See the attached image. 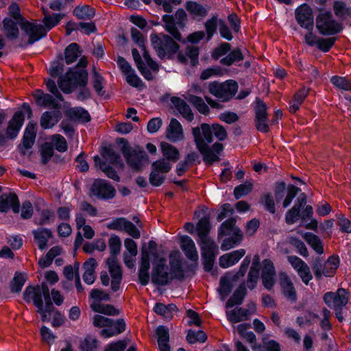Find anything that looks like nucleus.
Returning <instances> with one entry per match:
<instances>
[{
  "instance_id": "f257e3e1",
  "label": "nucleus",
  "mask_w": 351,
  "mask_h": 351,
  "mask_svg": "<svg viewBox=\"0 0 351 351\" xmlns=\"http://www.w3.org/2000/svg\"><path fill=\"white\" fill-rule=\"evenodd\" d=\"M192 134L197 149L202 155L204 161L209 165L219 161L218 154L223 150V145L215 143L210 147L209 144L213 142V134L219 141H223L227 138L225 128L219 124H213L210 126L207 123H202L199 127L192 129Z\"/></svg>"
},
{
  "instance_id": "f03ea898",
  "label": "nucleus",
  "mask_w": 351,
  "mask_h": 351,
  "mask_svg": "<svg viewBox=\"0 0 351 351\" xmlns=\"http://www.w3.org/2000/svg\"><path fill=\"white\" fill-rule=\"evenodd\" d=\"M87 83V71L84 69H74L60 78L58 86L64 93H70L78 86H85Z\"/></svg>"
},
{
  "instance_id": "7ed1b4c3",
  "label": "nucleus",
  "mask_w": 351,
  "mask_h": 351,
  "mask_svg": "<svg viewBox=\"0 0 351 351\" xmlns=\"http://www.w3.org/2000/svg\"><path fill=\"white\" fill-rule=\"evenodd\" d=\"M150 40L153 48L161 58H171L179 49L178 44L165 34H151Z\"/></svg>"
},
{
  "instance_id": "20e7f679",
  "label": "nucleus",
  "mask_w": 351,
  "mask_h": 351,
  "mask_svg": "<svg viewBox=\"0 0 351 351\" xmlns=\"http://www.w3.org/2000/svg\"><path fill=\"white\" fill-rule=\"evenodd\" d=\"M19 25L23 32L19 46L25 47L28 45H32L36 41L44 37L47 34V30L40 24L35 22L31 23L25 19H21Z\"/></svg>"
},
{
  "instance_id": "39448f33",
  "label": "nucleus",
  "mask_w": 351,
  "mask_h": 351,
  "mask_svg": "<svg viewBox=\"0 0 351 351\" xmlns=\"http://www.w3.org/2000/svg\"><path fill=\"white\" fill-rule=\"evenodd\" d=\"M42 295L45 298V304L51 302L49 289L45 282H43L40 286L28 287L23 293L24 300L28 303L32 301L37 308V312L40 314L45 309Z\"/></svg>"
},
{
  "instance_id": "423d86ee",
  "label": "nucleus",
  "mask_w": 351,
  "mask_h": 351,
  "mask_svg": "<svg viewBox=\"0 0 351 351\" xmlns=\"http://www.w3.org/2000/svg\"><path fill=\"white\" fill-rule=\"evenodd\" d=\"M339 266V258L337 256H330L326 261L323 262L321 258H316L311 265L317 280L323 276L332 277Z\"/></svg>"
},
{
  "instance_id": "0eeeda50",
  "label": "nucleus",
  "mask_w": 351,
  "mask_h": 351,
  "mask_svg": "<svg viewBox=\"0 0 351 351\" xmlns=\"http://www.w3.org/2000/svg\"><path fill=\"white\" fill-rule=\"evenodd\" d=\"M238 84L232 80L223 83L213 82L209 84L208 90L210 94L220 99L222 101H228L232 99L238 90Z\"/></svg>"
},
{
  "instance_id": "6e6552de",
  "label": "nucleus",
  "mask_w": 351,
  "mask_h": 351,
  "mask_svg": "<svg viewBox=\"0 0 351 351\" xmlns=\"http://www.w3.org/2000/svg\"><path fill=\"white\" fill-rule=\"evenodd\" d=\"M316 27L321 34L333 35L341 30L342 25L333 19L330 12H322L317 16Z\"/></svg>"
},
{
  "instance_id": "1a4fd4ad",
  "label": "nucleus",
  "mask_w": 351,
  "mask_h": 351,
  "mask_svg": "<svg viewBox=\"0 0 351 351\" xmlns=\"http://www.w3.org/2000/svg\"><path fill=\"white\" fill-rule=\"evenodd\" d=\"M90 297L93 300V302L90 304V307L93 311L108 315L119 314V311L113 306L100 304V301H108L110 300L108 294L105 291L94 289L91 291Z\"/></svg>"
},
{
  "instance_id": "9d476101",
  "label": "nucleus",
  "mask_w": 351,
  "mask_h": 351,
  "mask_svg": "<svg viewBox=\"0 0 351 351\" xmlns=\"http://www.w3.org/2000/svg\"><path fill=\"white\" fill-rule=\"evenodd\" d=\"M122 153L128 165L136 171H139L147 162L148 157L145 152H136L129 146L124 145Z\"/></svg>"
},
{
  "instance_id": "9b49d317",
  "label": "nucleus",
  "mask_w": 351,
  "mask_h": 351,
  "mask_svg": "<svg viewBox=\"0 0 351 351\" xmlns=\"http://www.w3.org/2000/svg\"><path fill=\"white\" fill-rule=\"evenodd\" d=\"M91 194L98 199H109L115 196L116 190L108 181L97 179L90 188Z\"/></svg>"
},
{
  "instance_id": "f8f14e48",
  "label": "nucleus",
  "mask_w": 351,
  "mask_h": 351,
  "mask_svg": "<svg viewBox=\"0 0 351 351\" xmlns=\"http://www.w3.org/2000/svg\"><path fill=\"white\" fill-rule=\"evenodd\" d=\"M348 293L343 289H339L336 293L328 292L324 295L325 303L330 308L341 310L348 301Z\"/></svg>"
},
{
  "instance_id": "ddd939ff",
  "label": "nucleus",
  "mask_w": 351,
  "mask_h": 351,
  "mask_svg": "<svg viewBox=\"0 0 351 351\" xmlns=\"http://www.w3.org/2000/svg\"><path fill=\"white\" fill-rule=\"evenodd\" d=\"M295 19L302 27L308 30H313V10L308 5L304 3L295 10Z\"/></svg>"
},
{
  "instance_id": "4468645a",
  "label": "nucleus",
  "mask_w": 351,
  "mask_h": 351,
  "mask_svg": "<svg viewBox=\"0 0 351 351\" xmlns=\"http://www.w3.org/2000/svg\"><path fill=\"white\" fill-rule=\"evenodd\" d=\"M261 279L263 286L268 290H271L276 281V272L271 261L265 259L261 265Z\"/></svg>"
},
{
  "instance_id": "2eb2a0df",
  "label": "nucleus",
  "mask_w": 351,
  "mask_h": 351,
  "mask_svg": "<svg viewBox=\"0 0 351 351\" xmlns=\"http://www.w3.org/2000/svg\"><path fill=\"white\" fill-rule=\"evenodd\" d=\"M106 263L110 274L111 289L113 291H117L120 287L122 280V271L120 265L118 263L117 257H109Z\"/></svg>"
},
{
  "instance_id": "dca6fc26",
  "label": "nucleus",
  "mask_w": 351,
  "mask_h": 351,
  "mask_svg": "<svg viewBox=\"0 0 351 351\" xmlns=\"http://www.w3.org/2000/svg\"><path fill=\"white\" fill-rule=\"evenodd\" d=\"M131 36L133 41L142 49L143 56L147 66L153 71H158V66L157 63L152 59L144 45L145 38L141 32L136 28H132Z\"/></svg>"
},
{
  "instance_id": "f3484780",
  "label": "nucleus",
  "mask_w": 351,
  "mask_h": 351,
  "mask_svg": "<svg viewBox=\"0 0 351 351\" xmlns=\"http://www.w3.org/2000/svg\"><path fill=\"white\" fill-rule=\"evenodd\" d=\"M168 267L165 265V261L160 259L154 268L152 274V281L158 285L168 284L171 280L170 274L167 271Z\"/></svg>"
},
{
  "instance_id": "a211bd4d",
  "label": "nucleus",
  "mask_w": 351,
  "mask_h": 351,
  "mask_svg": "<svg viewBox=\"0 0 351 351\" xmlns=\"http://www.w3.org/2000/svg\"><path fill=\"white\" fill-rule=\"evenodd\" d=\"M41 319L43 322H49L52 319V326L58 327L64 322V316L56 311L51 302H47L45 305L43 312L40 313Z\"/></svg>"
},
{
  "instance_id": "6ab92c4d",
  "label": "nucleus",
  "mask_w": 351,
  "mask_h": 351,
  "mask_svg": "<svg viewBox=\"0 0 351 351\" xmlns=\"http://www.w3.org/2000/svg\"><path fill=\"white\" fill-rule=\"evenodd\" d=\"M255 114L256 129L262 132H267L269 131V126L267 124V106L261 100H257Z\"/></svg>"
},
{
  "instance_id": "aec40b11",
  "label": "nucleus",
  "mask_w": 351,
  "mask_h": 351,
  "mask_svg": "<svg viewBox=\"0 0 351 351\" xmlns=\"http://www.w3.org/2000/svg\"><path fill=\"white\" fill-rule=\"evenodd\" d=\"M279 285L284 296L292 302H296V290L291 278L286 273L282 272L279 274Z\"/></svg>"
},
{
  "instance_id": "412c9836",
  "label": "nucleus",
  "mask_w": 351,
  "mask_h": 351,
  "mask_svg": "<svg viewBox=\"0 0 351 351\" xmlns=\"http://www.w3.org/2000/svg\"><path fill=\"white\" fill-rule=\"evenodd\" d=\"M11 208L14 213L19 212L18 197L13 193L2 194L0 196V212H7Z\"/></svg>"
},
{
  "instance_id": "4be33fe9",
  "label": "nucleus",
  "mask_w": 351,
  "mask_h": 351,
  "mask_svg": "<svg viewBox=\"0 0 351 351\" xmlns=\"http://www.w3.org/2000/svg\"><path fill=\"white\" fill-rule=\"evenodd\" d=\"M36 124L33 123H29L26 127L22 145H20L19 148L23 154H25V150L32 147L33 145L36 134Z\"/></svg>"
},
{
  "instance_id": "5701e85b",
  "label": "nucleus",
  "mask_w": 351,
  "mask_h": 351,
  "mask_svg": "<svg viewBox=\"0 0 351 351\" xmlns=\"http://www.w3.org/2000/svg\"><path fill=\"white\" fill-rule=\"evenodd\" d=\"M24 121V114L21 111L16 112L8 123L6 131L7 136L10 138H15Z\"/></svg>"
},
{
  "instance_id": "b1692460",
  "label": "nucleus",
  "mask_w": 351,
  "mask_h": 351,
  "mask_svg": "<svg viewBox=\"0 0 351 351\" xmlns=\"http://www.w3.org/2000/svg\"><path fill=\"white\" fill-rule=\"evenodd\" d=\"M169 264L171 267V273L169 274L171 278L182 279L184 274L182 268L180 254L178 252H174L170 254Z\"/></svg>"
},
{
  "instance_id": "393cba45",
  "label": "nucleus",
  "mask_w": 351,
  "mask_h": 351,
  "mask_svg": "<svg viewBox=\"0 0 351 351\" xmlns=\"http://www.w3.org/2000/svg\"><path fill=\"white\" fill-rule=\"evenodd\" d=\"M180 247L189 260L193 261L198 260V253L195 243L191 237L189 236L181 237Z\"/></svg>"
},
{
  "instance_id": "a878e982",
  "label": "nucleus",
  "mask_w": 351,
  "mask_h": 351,
  "mask_svg": "<svg viewBox=\"0 0 351 351\" xmlns=\"http://www.w3.org/2000/svg\"><path fill=\"white\" fill-rule=\"evenodd\" d=\"M166 137L171 142H177L184 138L182 127L177 119H171L166 130Z\"/></svg>"
},
{
  "instance_id": "bb28decb",
  "label": "nucleus",
  "mask_w": 351,
  "mask_h": 351,
  "mask_svg": "<svg viewBox=\"0 0 351 351\" xmlns=\"http://www.w3.org/2000/svg\"><path fill=\"white\" fill-rule=\"evenodd\" d=\"M255 311V306L253 305L252 310L243 308H235L226 312L228 319L232 323H238L250 319L251 314Z\"/></svg>"
},
{
  "instance_id": "cd10ccee",
  "label": "nucleus",
  "mask_w": 351,
  "mask_h": 351,
  "mask_svg": "<svg viewBox=\"0 0 351 351\" xmlns=\"http://www.w3.org/2000/svg\"><path fill=\"white\" fill-rule=\"evenodd\" d=\"M245 254L243 249L233 251L223 254L219 258V265L223 268H227L237 263Z\"/></svg>"
},
{
  "instance_id": "c85d7f7f",
  "label": "nucleus",
  "mask_w": 351,
  "mask_h": 351,
  "mask_svg": "<svg viewBox=\"0 0 351 351\" xmlns=\"http://www.w3.org/2000/svg\"><path fill=\"white\" fill-rule=\"evenodd\" d=\"M156 335L159 350L160 351H170L169 329L164 326H160L156 330Z\"/></svg>"
},
{
  "instance_id": "c756f323",
  "label": "nucleus",
  "mask_w": 351,
  "mask_h": 351,
  "mask_svg": "<svg viewBox=\"0 0 351 351\" xmlns=\"http://www.w3.org/2000/svg\"><path fill=\"white\" fill-rule=\"evenodd\" d=\"M171 103L187 121H191L193 119V114L191 108L184 100L179 97H173L171 98Z\"/></svg>"
},
{
  "instance_id": "7c9ffc66",
  "label": "nucleus",
  "mask_w": 351,
  "mask_h": 351,
  "mask_svg": "<svg viewBox=\"0 0 351 351\" xmlns=\"http://www.w3.org/2000/svg\"><path fill=\"white\" fill-rule=\"evenodd\" d=\"M60 119L59 111L45 112L42 114L40 125L43 129H49L53 127Z\"/></svg>"
},
{
  "instance_id": "2f4dec72",
  "label": "nucleus",
  "mask_w": 351,
  "mask_h": 351,
  "mask_svg": "<svg viewBox=\"0 0 351 351\" xmlns=\"http://www.w3.org/2000/svg\"><path fill=\"white\" fill-rule=\"evenodd\" d=\"M33 234L37 245L40 250L47 247L49 239L52 237L50 230L46 228H38L33 231Z\"/></svg>"
},
{
  "instance_id": "473e14b6",
  "label": "nucleus",
  "mask_w": 351,
  "mask_h": 351,
  "mask_svg": "<svg viewBox=\"0 0 351 351\" xmlns=\"http://www.w3.org/2000/svg\"><path fill=\"white\" fill-rule=\"evenodd\" d=\"M160 149L165 159L170 162H176L180 158V152L176 147L172 145L162 142Z\"/></svg>"
},
{
  "instance_id": "72a5a7b5",
  "label": "nucleus",
  "mask_w": 351,
  "mask_h": 351,
  "mask_svg": "<svg viewBox=\"0 0 351 351\" xmlns=\"http://www.w3.org/2000/svg\"><path fill=\"white\" fill-rule=\"evenodd\" d=\"M3 32L9 40H14L19 37V30L17 23L10 18H5L3 21Z\"/></svg>"
},
{
  "instance_id": "f704fd0d",
  "label": "nucleus",
  "mask_w": 351,
  "mask_h": 351,
  "mask_svg": "<svg viewBox=\"0 0 351 351\" xmlns=\"http://www.w3.org/2000/svg\"><path fill=\"white\" fill-rule=\"evenodd\" d=\"M125 329V324L123 319H118L116 322H112V326H107V328L103 329L100 335L105 337H110L123 332Z\"/></svg>"
},
{
  "instance_id": "c9c22d12",
  "label": "nucleus",
  "mask_w": 351,
  "mask_h": 351,
  "mask_svg": "<svg viewBox=\"0 0 351 351\" xmlns=\"http://www.w3.org/2000/svg\"><path fill=\"white\" fill-rule=\"evenodd\" d=\"M186 9L193 19H202L208 14V10L204 5L193 1L188 2Z\"/></svg>"
},
{
  "instance_id": "e433bc0d",
  "label": "nucleus",
  "mask_w": 351,
  "mask_h": 351,
  "mask_svg": "<svg viewBox=\"0 0 351 351\" xmlns=\"http://www.w3.org/2000/svg\"><path fill=\"white\" fill-rule=\"evenodd\" d=\"M247 293V289L244 283L240 285L234 291L233 295L226 302V307H232L237 304H242Z\"/></svg>"
},
{
  "instance_id": "4c0bfd02",
  "label": "nucleus",
  "mask_w": 351,
  "mask_h": 351,
  "mask_svg": "<svg viewBox=\"0 0 351 351\" xmlns=\"http://www.w3.org/2000/svg\"><path fill=\"white\" fill-rule=\"evenodd\" d=\"M96 265L97 262L94 258L88 259V261L85 262L84 265L85 271L83 275V279L84 281L88 285L93 284L95 280V269Z\"/></svg>"
},
{
  "instance_id": "58836bf2",
  "label": "nucleus",
  "mask_w": 351,
  "mask_h": 351,
  "mask_svg": "<svg viewBox=\"0 0 351 351\" xmlns=\"http://www.w3.org/2000/svg\"><path fill=\"white\" fill-rule=\"evenodd\" d=\"M162 21L165 23V29L171 34L175 39L178 41H182V36L176 27V21L174 17L171 15L165 14L162 17Z\"/></svg>"
},
{
  "instance_id": "ea45409f",
  "label": "nucleus",
  "mask_w": 351,
  "mask_h": 351,
  "mask_svg": "<svg viewBox=\"0 0 351 351\" xmlns=\"http://www.w3.org/2000/svg\"><path fill=\"white\" fill-rule=\"evenodd\" d=\"M308 90L303 88L300 89L293 96V98L289 103V110L294 113L299 108L300 105L304 101V99L308 95Z\"/></svg>"
},
{
  "instance_id": "a19ab883",
  "label": "nucleus",
  "mask_w": 351,
  "mask_h": 351,
  "mask_svg": "<svg viewBox=\"0 0 351 351\" xmlns=\"http://www.w3.org/2000/svg\"><path fill=\"white\" fill-rule=\"evenodd\" d=\"M73 14L79 19L89 20L95 15V10L87 5L77 6L73 10Z\"/></svg>"
},
{
  "instance_id": "79ce46f5",
  "label": "nucleus",
  "mask_w": 351,
  "mask_h": 351,
  "mask_svg": "<svg viewBox=\"0 0 351 351\" xmlns=\"http://www.w3.org/2000/svg\"><path fill=\"white\" fill-rule=\"evenodd\" d=\"M197 243L200 246L202 254L218 252L217 245L209 236L199 239Z\"/></svg>"
},
{
  "instance_id": "37998d69",
  "label": "nucleus",
  "mask_w": 351,
  "mask_h": 351,
  "mask_svg": "<svg viewBox=\"0 0 351 351\" xmlns=\"http://www.w3.org/2000/svg\"><path fill=\"white\" fill-rule=\"evenodd\" d=\"M154 311L166 319H171L173 313L177 311V306L173 304L165 305L162 303H157L154 306Z\"/></svg>"
},
{
  "instance_id": "c03bdc74",
  "label": "nucleus",
  "mask_w": 351,
  "mask_h": 351,
  "mask_svg": "<svg viewBox=\"0 0 351 351\" xmlns=\"http://www.w3.org/2000/svg\"><path fill=\"white\" fill-rule=\"evenodd\" d=\"M303 238L317 254H322L324 252L322 243L317 236L311 232H306L304 234Z\"/></svg>"
},
{
  "instance_id": "a18cd8bd",
  "label": "nucleus",
  "mask_w": 351,
  "mask_h": 351,
  "mask_svg": "<svg viewBox=\"0 0 351 351\" xmlns=\"http://www.w3.org/2000/svg\"><path fill=\"white\" fill-rule=\"evenodd\" d=\"M79 45L77 43L70 44L65 49V62L67 64L73 63L80 55Z\"/></svg>"
},
{
  "instance_id": "49530a36",
  "label": "nucleus",
  "mask_w": 351,
  "mask_h": 351,
  "mask_svg": "<svg viewBox=\"0 0 351 351\" xmlns=\"http://www.w3.org/2000/svg\"><path fill=\"white\" fill-rule=\"evenodd\" d=\"M244 56L240 49L237 48L230 51L226 57L221 59V64L226 66H231L237 62L243 60Z\"/></svg>"
},
{
  "instance_id": "de8ad7c7",
  "label": "nucleus",
  "mask_w": 351,
  "mask_h": 351,
  "mask_svg": "<svg viewBox=\"0 0 351 351\" xmlns=\"http://www.w3.org/2000/svg\"><path fill=\"white\" fill-rule=\"evenodd\" d=\"M243 234L240 230H234V235H232L231 237H228L223 241L221 243V248L222 250L226 251L232 248L240 243L242 240Z\"/></svg>"
},
{
  "instance_id": "09e8293b",
  "label": "nucleus",
  "mask_w": 351,
  "mask_h": 351,
  "mask_svg": "<svg viewBox=\"0 0 351 351\" xmlns=\"http://www.w3.org/2000/svg\"><path fill=\"white\" fill-rule=\"evenodd\" d=\"M236 220L233 218L229 219L222 223L219 230V237L225 235H234V230H239L235 227Z\"/></svg>"
},
{
  "instance_id": "8fccbe9b",
  "label": "nucleus",
  "mask_w": 351,
  "mask_h": 351,
  "mask_svg": "<svg viewBox=\"0 0 351 351\" xmlns=\"http://www.w3.org/2000/svg\"><path fill=\"white\" fill-rule=\"evenodd\" d=\"M103 158L110 162L111 164L116 165H123V162L121 156L119 154L116 153L114 150L110 148L105 147L101 153Z\"/></svg>"
},
{
  "instance_id": "3c124183",
  "label": "nucleus",
  "mask_w": 351,
  "mask_h": 351,
  "mask_svg": "<svg viewBox=\"0 0 351 351\" xmlns=\"http://www.w3.org/2000/svg\"><path fill=\"white\" fill-rule=\"evenodd\" d=\"M69 116L79 121L86 123L90 120L88 112L82 108H73L69 111Z\"/></svg>"
},
{
  "instance_id": "603ef678",
  "label": "nucleus",
  "mask_w": 351,
  "mask_h": 351,
  "mask_svg": "<svg viewBox=\"0 0 351 351\" xmlns=\"http://www.w3.org/2000/svg\"><path fill=\"white\" fill-rule=\"evenodd\" d=\"M196 230L199 239L208 236L210 226L207 217H204L199 220L196 226Z\"/></svg>"
},
{
  "instance_id": "864d4df0",
  "label": "nucleus",
  "mask_w": 351,
  "mask_h": 351,
  "mask_svg": "<svg viewBox=\"0 0 351 351\" xmlns=\"http://www.w3.org/2000/svg\"><path fill=\"white\" fill-rule=\"evenodd\" d=\"M335 14L339 19L343 20L349 15L350 11L346 3L340 1H335L333 3Z\"/></svg>"
},
{
  "instance_id": "5fc2aeb1",
  "label": "nucleus",
  "mask_w": 351,
  "mask_h": 351,
  "mask_svg": "<svg viewBox=\"0 0 351 351\" xmlns=\"http://www.w3.org/2000/svg\"><path fill=\"white\" fill-rule=\"evenodd\" d=\"M232 289L231 280L228 276H223L220 279L219 287L218 289L219 293L222 299H224L229 295Z\"/></svg>"
},
{
  "instance_id": "6e6d98bb",
  "label": "nucleus",
  "mask_w": 351,
  "mask_h": 351,
  "mask_svg": "<svg viewBox=\"0 0 351 351\" xmlns=\"http://www.w3.org/2000/svg\"><path fill=\"white\" fill-rule=\"evenodd\" d=\"M189 101L191 103L197 110L203 114H208L209 112V108L206 104L202 98L195 96L190 95Z\"/></svg>"
},
{
  "instance_id": "4d7b16f0",
  "label": "nucleus",
  "mask_w": 351,
  "mask_h": 351,
  "mask_svg": "<svg viewBox=\"0 0 351 351\" xmlns=\"http://www.w3.org/2000/svg\"><path fill=\"white\" fill-rule=\"evenodd\" d=\"M45 16L43 19V23L45 24V28L46 30L51 29L52 27L56 26L60 20L62 19V15L60 14H53L52 15L44 12Z\"/></svg>"
},
{
  "instance_id": "13d9d810",
  "label": "nucleus",
  "mask_w": 351,
  "mask_h": 351,
  "mask_svg": "<svg viewBox=\"0 0 351 351\" xmlns=\"http://www.w3.org/2000/svg\"><path fill=\"white\" fill-rule=\"evenodd\" d=\"M104 79L103 77L96 71L95 68L93 67L92 84L95 91L100 95L104 94Z\"/></svg>"
},
{
  "instance_id": "bf43d9fd",
  "label": "nucleus",
  "mask_w": 351,
  "mask_h": 351,
  "mask_svg": "<svg viewBox=\"0 0 351 351\" xmlns=\"http://www.w3.org/2000/svg\"><path fill=\"white\" fill-rule=\"evenodd\" d=\"M206 335L202 330L197 332L190 330L188 332L186 339L189 343H195L197 342H204L206 340Z\"/></svg>"
},
{
  "instance_id": "052dcab7",
  "label": "nucleus",
  "mask_w": 351,
  "mask_h": 351,
  "mask_svg": "<svg viewBox=\"0 0 351 351\" xmlns=\"http://www.w3.org/2000/svg\"><path fill=\"white\" fill-rule=\"evenodd\" d=\"M108 245L111 254L110 257H116L121 250V242L120 238L117 235L111 236L108 240Z\"/></svg>"
},
{
  "instance_id": "680f3d73",
  "label": "nucleus",
  "mask_w": 351,
  "mask_h": 351,
  "mask_svg": "<svg viewBox=\"0 0 351 351\" xmlns=\"http://www.w3.org/2000/svg\"><path fill=\"white\" fill-rule=\"evenodd\" d=\"M252 189V184L246 182L244 184H240L234 188V195L236 199H239L243 196L249 194Z\"/></svg>"
},
{
  "instance_id": "e2e57ef3",
  "label": "nucleus",
  "mask_w": 351,
  "mask_h": 351,
  "mask_svg": "<svg viewBox=\"0 0 351 351\" xmlns=\"http://www.w3.org/2000/svg\"><path fill=\"white\" fill-rule=\"evenodd\" d=\"M152 167L153 169L165 175L171 170V165L169 161L163 158L154 162Z\"/></svg>"
},
{
  "instance_id": "0e129e2a",
  "label": "nucleus",
  "mask_w": 351,
  "mask_h": 351,
  "mask_svg": "<svg viewBox=\"0 0 351 351\" xmlns=\"http://www.w3.org/2000/svg\"><path fill=\"white\" fill-rule=\"evenodd\" d=\"M331 82L338 88L344 90H351V82L345 77L339 76H333L331 78Z\"/></svg>"
},
{
  "instance_id": "69168bd1",
  "label": "nucleus",
  "mask_w": 351,
  "mask_h": 351,
  "mask_svg": "<svg viewBox=\"0 0 351 351\" xmlns=\"http://www.w3.org/2000/svg\"><path fill=\"white\" fill-rule=\"evenodd\" d=\"M261 202L267 210L272 214L275 213V204L271 193L263 194L261 197Z\"/></svg>"
},
{
  "instance_id": "338daca9",
  "label": "nucleus",
  "mask_w": 351,
  "mask_h": 351,
  "mask_svg": "<svg viewBox=\"0 0 351 351\" xmlns=\"http://www.w3.org/2000/svg\"><path fill=\"white\" fill-rule=\"evenodd\" d=\"M218 18L217 15L213 16L207 20L205 23V27L207 33L208 40H210L217 30Z\"/></svg>"
},
{
  "instance_id": "774afa93",
  "label": "nucleus",
  "mask_w": 351,
  "mask_h": 351,
  "mask_svg": "<svg viewBox=\"0 0 351 351\" xmlns=\"http://www.w3.org/2000/svg\"><path fill=\"white\" fill-rule=\"evenodd\" d=\"M97 347V341L91 337H87L80 344L82 351H95Z\"/></svg>"
}]
</instances>
